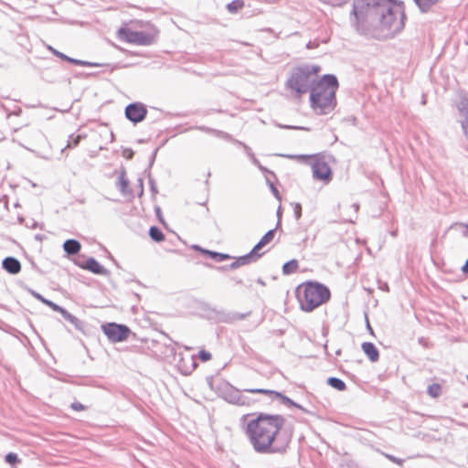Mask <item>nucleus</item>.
Returning <instances> with one entry per match:
<instances>
[{
  "label": "nucleus",
  "instance_id": "obj_5",
  "mask_svg": "<svg viewBox=\"0 0 468 468\" xmlns=\"http://www.w3.org/2000/svg\"><path fill=\"white\" fill-rule=\"evenodd\" d=\"M320 69L319 66L313 64L297 67L287 80L286 86L298 96L312 91L313 87L319 81L317 74Z\"/></svg>",
  "mask_w": 468,
  "mask_h": 468
},
{
  "label": "nucleus",
  "instance_id": "obj_37",
  "mask_svg": "<svg viewBox=\"0 0 468 468\" xmlns=\"http://www.w3.org/2000/svg\"><path fill=\"white\" fill-rule=\"evenodd\" d=\"M70 407L72 410H74L76 411H81V410H85L84 405H82L80 402H77V401L71 403Z\"/></svg>",
  "mask_w": 468,
  "mask_h": 468
},
{
  "label": "nucleus",
  "instance_id": "obj_36",
  "mask_svg": "<svg viewBox=\"0 0 468 468\" xmlns=\"http://www.w3.org/2000/svg\"><path fill=\"white\" fill-rule=\"evenodd\" d=\"M293 212L295 218L298 220L302 217V206L299 203L294 204Z\"/></svg>",
  "mask_w": 468,
  "mask_h": 468
},
{
  "label": "nucleus",
  "instance_id": "obj_31",
  "mask_svg": "<svg viewBox=\"0 0 468 468\" xmlns=\"http://www.w3.org/2000/svg\"><path fill=\"white\" fill-rule=\"evenodd\" d=\"M81 138H82L81 135H77V136L70 135L68 140V144H67L66 148L76 147L80 144Z\"/></svg>",
  "mask_w": 468,
  "mask_h": 468
},
{
  "label": "nucleus",
  "instance_id": "obj_11",
  "mask_svg": "<svg viewBox=\"0 0 468 468\" xmlns=\"http://www.w3.org/2000/svg\"><path fill=\"white\" fill-rule=\"evenodd\" d=\"M249 392L254 393V394H264L269 396L271 399H280V401L284 405L289 406H294L299 407L295 402H293L290 398L282 395V393L271 389H265V388H250L248 389Z\"/></svg>",
  "mask_w": 468,
  "mask_h": 468
},
{
  "label": "nucleus",
  "instance_id": "obj_43",
  "mask_svg": "<svg viewBox=\"0 0 468 468\" xmlns=\"http://www.w3.org/2000/svg\"><path fill=\"white\" fill-rule=\"evenodd\" d=\"M63 60L68 61V62H69V63H72V62H73V60H74V58H70V57H69V56H67V55H66V57L64 58V59H63Z\"/></svg>",
  "mask_w": 468,
  "mask_h": 468
},
{
  "label": "nucleus",
  "instance_id": "obj_14",
  "mask_svg": "<svg viewBox=\"0 0 468 468\" xmlns=\"http://www.w3.org/2000/svg\"><path fill=\"white\" fill-rule=\"evenodd\" d=\"M261 254L253 253L251 250L250 253H248L244 256H241V257L238 258L235 261H233L230 264V268L237 269L240 266L250 264V262L256 261L259 258H261Z\"/></svg>",
  "mask_w": 468,
  "mask_h": 468
},
{
  "label": "nucleus",
  "instance_id": "obj_27",
  "mask_svg": "<svg viewBox=\"0 0 468 468\" xmlns=\"http://www.w3.org/2000/svg\"><path fill=\"white\" fill-rule=\"evenodd\" d=\"M298 268V262L295 260L290 261L282 266V271L284 274H291L294 272Z\"/></svg>",
  "mask_w": 468,
  "mask_h": 468
},
{
  "label": "nucleus",
  "instance_id": "obj_10",
  "mask_svg": "<svg viewBox=\"0 0 468 468\" xmlns=\"http://www.w3.org/2000/svg\"><path fill=\"white\" fill-rule=\"evenodd\" d=\"M147 114V109L142 102H133L125 108V117L133 123L144 121Z\"/></svg>",
  "mask_w": 468,
  "mask_h": 468
},
{
  "label": "nucleus",
  "instance_id": "obj_22",
  "mask_svg": "<svg viewBox=\"0 0 468 468\" xmlns=\"http://www.w3.org/2000/svg\"><path fill=\"white\" fill-rule=\"evenodd\" d=\"M327 384L339 391H343L346 388V383L342 379L335 377L329 378L327 379Z\"/></svg>",
  "mask_w": 468,
  "mask_h": 468
},
{
  "label": "nucleus",
  "instance_id": "obj_51",
  "mask_svg": "<svg viewBox=\"0 0 468 468\" xmlns=\"http://www.w3.org/2000/svg\"><path fill=\"white\" fill-rule=\"evenodd\" d=\"M383 289L388 290V285L383 286Z\"/></svg>",
  "mask_w": 468,
  "mask_h": 468
},
{
  "label": "nucleus",
  "instance_id": "obj_25",
  "mask_svg": "<svg viewBox=\"0 0 468 468\" xmlns=\"http://www.w3.org/2000/svg\"><path fill=\"white\" fill-rule=\"evenodd\" d=\"M128 186H129V181L125 177V172L122 171L119 176V181L117 183V186L122 194H126Z\"/></svg>",
  "mask_w": 468,
  "mask_h": 468
},
{
  "label": "nucleus",
  "instance_id": "obj_33",
  "mask_svg": "<svg viewBox=\"0 0 468 468\" xmlns=\"http://www.w3.org/2000/svg\"><path fill=\"white\" fill-rule=\"evenodd\" d=\"M213 135L217 136V137H219V138H222L224 140H229V141H232V136L230 134H229L228 133H225L223 131H219V130H213Z\"/></svg>",
  "mask_w": 468,
  "mask_h": 468
},
{
  "label": "nucleus",
  "instance_id": "obj_2",
  "mask_svg": "<svg viewBox=\"0 0 468 468\" xmlns=\"http://www.w3.org/2000/svg\"><path fill=\"white\" fill-rule=\"evenodd\" d=\"M284 423V417L278 414L260 413L250 420L245 432L254 451L258 453L285 452L289 441L281 432Z\"/></svg>",
  "mask_w": 468,
  "mask_h": 468
},
{
  "label": "nucleus",
  "instance_id": "obj_28",
  "mask_svg": "<svg viewBox=\"0 0 468 468\" xmlns=\"http://www.w3.org/2000/svg\"><path fill=\"white\" fill-rule=\"evenodd\" d=\"M206 253H207L210 258L215 260L218 262H221L223 261L230 259V256L229 254L219 253L216 251H210V250H205Z\"/></svg>",
  "mask_w": 468,
  "mask_h": 468
},
{
  "label": "nucleus",
  "instance_id": "obj_13",
  "mask_svg": "<svg viewBox=\"0 0 468 468\" xmlns=\"http://www.w3.org/2000/svg\"><path fill=\"white\" fill-rule=\"evenodd\" d=\"M2 266L10 274H17L21 271L20 261L14 257H6L4 259Z\"/></svg>",
  "mask_w": 468,
  "mask_h": 468
},
{
  "label": "nucleus",
  "instance_id": "obj_39",
  "mask_svg": "<svg viewBox=\"0 0 468 468\" xmlns=\"http://www.w3.org/2000/svg\"><path fill=\"white\" fill-rule=\"evenodd\" d=\"M123 156L127 159H132L133 156V151L131 149H125L123 151Z\"/></svg>",
  "mask_w": 468,
  "mask_h": 468
},
{
  "label": "nucleus",
  "instance_id": "obj_49",
  "mask_svg": "<svg viewBox=\"0 0 468 468\" xmlns=\"http://www.w3.org/2000/svg\"><path fill=\"white\" fill-rule=\"evenodd\" d=\"M236 143H237V144H240V145H243L245 148H247V146H246L244 144H242L241 142H239V141H236Z\"/></svg>",
  "mask_w": 468,
  "mask_h": 468
},
{
  "label": "nucleus",
  "instance_id": "obj_34",
  "mask_svg": "<svg viewBox=\"0 0 468 468\" xmlns=\"http://www.w3.org/2000/svg\"><path fill=\"white\" fill-rule=\"evenodd\" d=\"M5 460L9 464H14L19 462L17 454L14 452L7 453L5 457Z\"/></svg>",
  "mask_w": 468,
  "mask_h": 468
},
{
  "label": "nucleus",
  "instance_id": "obj_29",
  "mask_svg": "<svg viewBox=\"0 0 468 468\" xmlns=\"http://www.w3.org/2000/svg\"><path fill=\"white\" fill-rule=\"evenodd\" d=\"M427 392L431 398H438L441 393V387L433 383L428 387Z\"/></svg>",
  "mask_w": 468,
  "mask_h": 468
},
{
  "label": "nucleus",
  "instance_id": "obj_18",
  "mask_svg": "<svg viewBox=\"0 0 468 468\" xmlns=\"http://www.w3.org/2000/svg\"><path fill=\"white\" fill-rule=\"evenodd\" d=\"M275 236V229H270L265 235L260 239V241L253 247L252 252L259 254L258 251L270 243Z\"/></svg>",
  "mask_w": 468,
  "mask_h": 468
},
{
  "label": "nucleus",
  "instance_id": "obj_17",
  "mask_svg": "<svg viewBox=\"0 0 468 468\" xmlns=\"http://www.w3.org/2000/svg\"><path fill=\"white\" fill-rule=\"evenodd\" d=\"M240 390L230 386L227 388L223 392V398L229 403L238 405L239 399Z\"/></svg>",
  "mask_w": 468,
  "mask_h": 468
},
{
  "label": "nucleus",
  "instance_id": "obj_7",
  "mask_svg": "<svg viewBox=\"0 0 468 468\" xmlns=\"http://www.w3.org/2000/svg\"><path fill=\"white\" fill-rule=\"evenodd\" d=\"M102 332L112 343L122 342L128 338L132 333L130 328L125 324L116 323H108L101 325Z\"/></svg>",
  "mask_w": 468,
  "mask_h": 468
},
{
  "label": "nucleus",
  "instance_id": "obj_20",
  "mask_svg": "<svg viewBox=\"0 0 468 468\" xmlns=\"http://www.w3.org/2000/svg\"><path fill=\"white\" fill-rule=\"evenodd\" d=\"M422 13H427L433 5H437L441 0H414Z\"/></svg>",
  "mask_w": 468,
  "mask_h": 468
},
{
  "label": "nucleus",
  "instance_id": "obj_35",
  "mask_svg": "<svg viewBox=\"0 0 468 468\" xmlns=\"http://www.w3.org/2000/svg\"><path fill=\"white\" fill-rule=\"evenodd\" d=\"M198 357L200 358L201 361L207 362L211 359V354L207 351L201 350L198 353Z\"/></svg>",
  "mask_w": 468,
  "mask_h": 468
},
{
  "label": "nucleus",
  "instance_id": "obj_45",
  "mask_svg": "<svg viewBox=\"0 0 468 468\" xmlns=\"http://www.w3.org/2000/svg\"><path fill=\"white\" fill-rule=\"evenodd\" d=\"M352 207L354 208L355 212H357L358 208H359V205L355 203V204L352 205Z\"/></svg>",
  "mask_w": 468,
  "mask_h": 468
},
{
  "label": "nucleus",
  "instance_id": "obj_41",
  "mask_svg": "<svg viewBox=\"0 0 468 468\" xmlns=\"http://www.w3.org/2000/svg\"><path fill=\"white\" fill-rule=\"evenodd\" d=\"M197 129L200 130V131H203V132H206V133H212L213 134V130L212 128H208V127H206V126H198Z\"/></svg>",
  "mask_w": 468,
  "mask_h": 468
},
{
  "label": "nucleus",
  "instance_id": "obj_1",
  "mask_svg": "<svg viewBox=\"0 0 468 468\" xmlns=\"http://www.w3.org/2000/svg\"><path fill=\"white\" fill-rule=\"evenodd\" d=\"M404 5L397 0H355L351 24L362 35L392 38L405 26Z\"/></svg>",
  "mask_w": 468,
  "mask_h": 468
},
{
  "label": "nucleus",
  "instance_id": "obj_40",
  "mask_svg": "<svg viewBox=\"0 0 468 468\" xmlns=\"http://www.w3.org/2000/svg\"><path fill=\"white\" fill-rule=\"evenodd\" d=\"M387 457H388L390 461H392L393 463H397V464L401 465V464H402V463H403V461H402V460H400V459H399V458H397V457H395V456H392V455H387Z\"/></svg>",
  "mask_w": 468,
  "mask_h": 468
},
{
  "label": "nucleus",
  "instance_id": "obj_21",
  "mask_svg": "<svg viewBox=\"0 0 468 468\" xmlns=\"http://www.w3.org/2000/svg\"><path fill=\"white\" fill-rule=\"evenodd\" d=\"M246 393H250L248 389H245L244 392L240 391L238 406H251L258 401L256 399L248 396Z\"/></svg>",
  "mask_w": 468,
  "mask_h": 468
},
{
  "label": "nucleus",
  "instance_id": "obj_26",
  "mask_svg": "<svg viewBox=\"0 0 468 468\" xmlns=\"http://www.w3.org/2000/svg\"><path fill=\"white\" fill-rule=\"evenodd\" d=\"M244 6L242 0H234L227 5V9L229 13H236Z\"/></svg>",
  "mask_w": 468,
  "mask_h": 468
},
{
  "label": "nucleus",
  "instance_id": "obj_24",
  "mask_svg": "<svg viewBox=\"0 0 468 468\" xmlns=\"http://www.w3.org/2000/svg\"><path fill=\"white\" fill-rule=\"evenodd\" d=\"M31 294L37 300H39L40 302H42L43 303H45L46 305L49 306L53 311H57L59 307V305H58L57 303L44 298L41 294H39L38 292H35V291H31Z\"/></svg>",
  "mask_w": 468,
  "mask_h": 468
},
{
  "label": "nucleus",
  "instance_id": "obj_15",
  "mask_svg": "<svg viewBox=\"0 0 468 468\" xmlns=\"http://www.w3.org/2000/svg\"><path fill=\"white\" fill-rule=\"evenodd\" d=\"M56 312L61 314L63 318L65 320H67L68 322H69L71 324H73L77 330H79V331L83 330V323L80 319H78L76 316H74L70 313H69L66 309L59 306Z\"/></svg>",
  "mask_w": 468,
  "mask_h": 468
},
{
  "label": "nucleus",
  "instance_id": "obj_44",
  "mask_svg": "<svg viewBox=\"0 0 468 468\" xmlns=\"http://www.w3.org/2000/svg\"><path fill=\"white\" fill-rule=\"evenodd\" d=\"M151 189L153 192H156L155 186L154 181L150 180Z\"/></svg>",
  "mask_w": 468,
  "mask_h": 468
},
{
  "label": "nucleus",
  "instance_id": "obj_38",
  "mask_svg": "<svg viewBox=\"0 0 468 468\" xmlns=\"http://www.w3.org/2000/svg\"><path fill=\"white\" fill-rule=\"evenodd\" d=\"M48 49L55 55L57 56L58 58H61V59H64V58L66 57L65 54L58 51L57 49L53 48L52 47H48Z\"/></svg>",
  "mask_w": 468,
  "mask_h": 468
},
{
  "label": "nucleus",
  "instance_id": "obj_47",
  "mask_svg": "<svg viewBox=\"0 0 468 468\" xmlns=\"http://www.w3.org/2000/svg\"><path fill=\"white\" fill-rule=\"evenodd\" d=\"M367 330H369V332H370L371 334H373L372 327L370 326V324H369V322H368V321H367Z\"/></svg>",
  "mask_w": 468,
  "mask_h": 468
},
{
  "label": "nucleus",
  "instance_id": "obj_3",
  "mask_svg": "<svg viewBox=\"0 0 468 468\" xmlns=\"http://www.w3.org/2000/svg\"><path fill=\"white\" fill-rule=\"evenodd\" d=\"M338 81L335 75H324L312 89L310 101L317 114H328L336 105L335 92Z\"/></svg>",
  "mask_w": 468,
  "mask_h": 468
},
{
  "label": "nucleus",
  "instance_id": "obj_23",
  "mask_svg": "<svg viewBox=\"0 0 468 468\" xmlns=\"http://www.w3.org/2000/svg\"><path fill=\"white\" fill-rule=\"evenodd\" d=\"M149 235L151 239L156 242H160L165 239V235L163 234L162 230L155 226L150 228Z\"/></svg>",
  "mask_w": 468,
  "mask_h": 468
},
{
  "label": "nucleus",
  "instance_id": "obj_16",
  "mask_svg": "<svg viewBox=\"0 0 468 468\" xmlns=\"http://www.w3.org/2000/svg\"><path fill=\"white\" fill-rule=\"evenodd\" d=\"M361 348L371 362H377L378 360L379 352L373 343L364 342Z\"/></svg>",
  "mask_w": 468,
  "mask_h": 468
},
{
  "label": "nucleus",
  "instance_id": "obj_8",
  "mask_svg": "<svg viewBox=\"0 0 468 468\" xmlns=\"http://www.w3.org/2000/svg\"><path fill=\"white\" fill-rule=\"evenodd\" d=\"M313 176L328 184L332 180V170L328 164L322 158H315L311 164Z\"/></svg>",
  "mask_w": 468,
  "mask_h": 468
},
{
  "label": "nucleus",
  "instance_id": "obj_6",
  "mask_svg": "<svg viewBox=\"0 0 468 468\" xmlns=\"http://www.w3.org/2000/svg\"><path fill=\"white\" fill-rule=\"evenodd\" d=\"M120 39L128 43L147 46L152 44L153 37L144 31H133L127 27H121L118 30Z\"/></svg>",
  "mask_w": 468,
  "mask_h": 468
},
{
  "label": "nucleus",
  "instance_id": "obj_30",
  "mask_svg": "<svg viewBox=\"0 0 468 468\" xmlns=\"http://www.w3.org/2000/svg\"><path fill=\"white\" fill-rule=\"evenodd\" d=\"M245 317V314H223V317L221 318L222 322L231 323L236 320H241Z\"/></svg>",
  "mask_w": 468,
  "mask_h": 468
},
{
  "label": "nucleus",
  "instance_id": "obj_46",
  "mask_svg": "<svg viewBox=\"0 0 468 468\" xmlns=\"http://www.w3.org/2000/svg\"><path fill=\"white\" fill-rule=\"evenodd\" d=\"M271 190H272L273 194H274L275 196H277V195H278V190L273 186V185H272V184L271 185Z\"/></svg>",
  "mask_w": 468,
  "mask_h": 468
},
{
  "label": "nucleus",
  "instance_id": "obj_4",
  "mask_svg": "<svg viewBox=\"0 0 468 468\" xmlns=\"http://www.w3.org/2000/svg\"><path fill=\"white\" fill-rule=\"evenodd\" d=\"M296 296L301 309L304 312H312L326 303L331 293L325 285L317 282H307L296 288Z\"/></svg>",
  "mask_w": 468,
  "mask_h": 468
},
{
  "label": "nucleus",
  "instance_id": "obj_32",
  "mask_svg": "<svg viewBox=\"0 0 468 468\" xmlns=\"http://www.w3.org/2000/svg\"><path fill=\"white\" fill-rule=\"evenodd\" d=\"M72 64H75V65H78V66H84V67H100V66H102V64L89 62V61L76 59V58H74Z\"/></svg>",
  "mask_w": 468,
  "mask_h": 468
},
{
  "label": "nucleus",
  "instance_id": "obj_12",
  "mask_svg": "<svg viewBox=\"0 0 468 468\" xmlns=\"http://www.w3.org/2000/svg\"><path fill=\"white\" fill-rule=\"evenodd\" d=\"M81 268L90 271L94 274L107 275L108 270L99 263L94 258H89L84 264L80 265Z\"/></svg>",
  "mask_w": 468,
  "mask_h": 468
},
{
  "label": "nucleus",
  "instance_id": "obj_19",
  "mask_svg": "<svg viewBox=\"0 0 468 468\" xmlns=\"http://www.w3.org/2000/svg\"><path fill=\"white\" fill-rule=\"evenodd\" d=\"M63 249L69 255H76L80 252L81 245L76 239H67L63 244Z\"/></svg>",
  "mask_w": 468,
  "mask_h": 468
},
{
  "label": "nucleus",
  "instance_id": "obj_42",
  "mask_svg": "<svg viewBox=\"0 0 468 468\" xmlns=\"http://www.w3.org/2000/svg\"><path fill=\"white\" fill-rule=\"evenodd\" d=\"M462 271L464 273H468V260L465 261L464 265L462 267Z\"/></svg>",
  "mask_w": 468,
  "mask_h": 468
},
{
  "label": "nucleus",
  "instance_id": "obj_50",
  "mask_svg": "<svg viewBox=\"0 0 468 468\" xmlns=\"http://www.w3.org/2000/svg\"><path fill=\"white\" fill-rule=\"evenodd\" d=\"M383 289L388 290V285L383 286Z\"/></svg>",
  "mask_w": 468,
  "mask_h": 468
},
{
  "label": "nucleus",
  "instance_id": "obj_48",
  "mask_svg": "<svg viewBox=\"0 0 468 468\" xmlns=\"http://www.w3.org/2000/svg\"><path fill=\"white\" fill-rule=\"evenodd\" d=\"M291 157H292V158H295V157H297V158H301V159L308 158V156H306V155L291 156Z\"/></svg>",
  "mask_w": 468,
  "mask_h": 468
},
{
  "label": "nucleus",
  "instance_id": "obj_9",
  "mask_svg": "<svg viewBox=\"0 0 468 468\" xmlns=\"http://www.w3.org/2000/svg\"><path fill=\"white\" fill-rule=\"evenodd\" d=\"M458 110V121L461 123L464 135L468 138V96L465 93L459 94L456 102Z\"/></svg>",
  "mask_w": 468,
  "mask_h": 468
}]
</instances>
